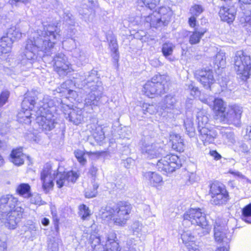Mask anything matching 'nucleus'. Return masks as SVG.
<instances>
[{"label":"nucleus","mask_w":251,"mask_h":251,"mask_svg":"<svg viewBox=\"0 0 251 251\" xmlns=\"http://www.w3.org/2000/svg\"><path fill=\"white\" fill-rule=\"evenodd\" d=\"M74 154L81 165H84L86 163V159L84 157L85 153L83 151L77 150L74 151Z\"/></svg>","instance_id":"3c124183"},{"label":"nucleus","mask_w":251,"mask_h":251,"mask_svg":"<svg viewBox=\"0 0 251 251\" xmlns=\"http://www.w3.org/2000/svg\"><path fill=\"white\" fill-rule=\"evenodd\" d=\"M92 134L97 142H100L105 138L104 132L102 130V127L100 126L96 127V129Z\"/></svg>","instance_id":"49530a36"},{"label":"nucleus","mask_w":251,"mask_h":251,"mask_svg":"<svg viewBox=\"0 0 251 251\" xmlns=\"http://www.w3.org/2000/svg\"><path fill=\"white\" fill-rule=\"evenodd\" d=\"M203 10L201 5L195 4L190 8V13L191 15L198 17L203 11Z\"/></svg>","instance_id":"8fccbe9b"},{"label":"nucleus","mask_w":251,"mask_h":251,"mask_svg":"<svg viewBox=\"0 0 251 251\" xmlns=\"http://www.w3.org/2000/svg\"><path fill=\"white\" fill-rule=\"evenodd\" d=\"M199 138L204 145L213 143L217 136V131L210 126L199 129Z\"/></svg>","instance_id":"5701e85b"},{"label":"nucleus","mask_w":251,"mask_h":251,"mask_svg":"<svg viewBox=\"0 0 251 251\" xmlns=\"http://www.w3.org/2000/svg\"><path fill=\"white\" fill-rule=\"evenodd\" d=\"M63 18L66 24L70 26V28L69 29L70 30V33L69 34V35L72 36L75 32V29L74 27L75 25L74 17L69 11H67L64 12Z\"/></svg>","instance_id":"4c0bfd02"},{"label":"nucleus","mask_w":251,"mask_h":251,"mask_svg":"<svg viewBox=\"0 0 251 251\" xmlns=\"http://www.w3.org/2000/svg\"><path fill=\"white\" fill-rule=\"evenodd\" d=\"M214 238L216 242L227 244L231 238V234L224 223H221L219 220L215 222L214 225Z\"/></svg>","instance_id":"a211bd4d"},{"label":"nucleus","mask_w":251,"mask_h":251,"mask_svg":"<svg viewBox=\"0 0 251 251\" xmlns=\"http://www.w3.org/2000/svg\"><path fill=\"white\" fill-rule=\"evenodd\" d=\"M74 78V85L87 93L85 106L90 107L91 110L99 106L103 88L97 71L92 70L83 75L76 74Z\"/></svg>","instance_id":"7ed1b4c3"},{"label":"nucleus","mask_w":251,"mask_h":251,"mask_svg":"<svg viewBox=\"0 0 251 251\" xmlns=\"http://www.w3.org/2000/svg\"><path fill=\"white\" fill-rule=\"evenodd\" d=\"M63 46L72 52V56L77 60L79 65H83L88 61V55L86 50L79 43L73 39L64 41L62 43Z\"/></svg>","instance_id":"f8f14e48"},{"label":"nucleus","mask_w":251,"mask_h":251,"mask_svg":"<svg viewBox=\"0 0 251 251\" xmlns=\"http://www.w3.org/2000/svg\"><path fill=\"white\" fill-rule=\"evenodd\" d=\"M183 243L186 245L190 242H195V237L192 234L190 230H184L181 234Z\"/></svg>","instance_id":"37998d69"},{"label":"nucleus","mask_w":251,"mask_h":251,"mask_svg":"<svg viewBox=\"0 0 251 251\" xmlns=\"http://www.w3.org/2000/svg\"><path fill=\"white\" fill-rule=\"evenodd\" d=\"M98 5L96 2L93 0H87L83 5V8H86L88 12H83L79 10V13L81 15H86L87 14H94V11Z\"/></svg>","instance_id":"c9c22d12"},{"label":"nucleus","mask_w":251,"mask_h":251,"mask_svg":"<svg viewBox=\"0 0 251 251\" xmlns=\"http://www.w3.org/2000/svg\"><path fill=\"white\" fill-rule=\"evenodd\" d=\"M13 39L9 37L2 36L0 40V56L8 53L11 51Z\"/></svg>","instance_id":"cd10ccee"},{"label":"nucleus","mask_w":251,"mask_h":251,"mask_svg":"<svg viewBox=\"0 0 251 251\" xmlns=\"http://www.w3.org/2000/svg\"><path fill=\"white\" fill-rule=\"evenodd\" d=\"M239 2L244 4L241 8L245 10L243 12L245 15L243 26L248 31L251 32V0H239Z\"/></svg>","instance_id":"b1692460"},{"label":"nucleus","mask_w":251,"mask_h":251,"mask_svg":"<svg viewBox=\"0 0 251 251\" xmlns=\"http://www.w3.org/2000/svg\"><path fill=\"white\" fill-rule=\"evenodd\" d=\"M188 251H200L199 246L196 245L195 242L189 243L186 245Z\"/></svg>","instance_id":"bf43d9fd"},{"label":"nucleus","mask_w":251,"mask_h":251,"mask_svg":"<svg viewBox=\"0 0 251 251\" xmlns=\"http://www.w3.org/2000/svg\"><path fill=\"white\" fill-rule=\"evenodd\" d=\"M224 142L229 146H235L236 140L233 132L229 131L227 128H223L221 131Z\"/></svg>","instance_id":"2f4dec72"},{"label":"nucleus","mask_w":251,"mask_h":251,"mask_svg":"<svg viewBox=\"0 0 251 251\" xmlns=\"http://www.w3.org/2000/svg\"><path fill=\"white\" fill-rule=\"evenodd\" d=\"M143 176L149 186L157 190H160L162 188L164 181L162 176L156 172L148 171L144 172Z\"/></svg>","instance_id":"412c9836"},{"label":"nucleus","mask_w":251,"mask_h":251,"mask_svg":"<svg viewBox=\"0 0 251 251\" xmlns=\"http://www.w3.org/2000/svg\"><path fill=\"white\" fill-rule=\"evenodd\" d=\"M236 10L234 6H223L220 8L219 14L221 20L228 23L235 19Z\"/></svg>","instance_id":"393cba45"},{"label":"nucleus","mask_w":251,"mask_h":251,"mask_svg":"<svg viewBox=\"0 0 251 251\" xmlns=\"http://www.w3.org/2000/svg\"><path fill=\"white\" fill-rule=\"evenodd\" d=\"M132 207L126 201H120L113 206L102 207L99 215L104 221L108 222L112 220L115 225L124 226L129 219Z\"/></svg>","instance_id":"39448f33"},{"label":"nucleus","mask_w":251,"mask_h":251,"mask_svg":"<svg viewBox=\"0 0 251 251\" xmlns=\"http://www.w3.org/2000/svg\"><path fill=\"white\" fill-rule=\"evenodd\" d=\"M170 141L172 142V148L178 152H183L184 150L183 139L179 134L172 133L170 134Z\"/></svg>","instance_id":"bb28decb"},{"label":"nucleus","mask_w":251,"mask_h":251,"mask_svg":"<svg viewBox=\"0 0 251 251\" xmlns=\"http://www.w3.org/2000/svg\"><path fill=\"white\" fill-rule=\"evenodd\" d=\"M10 93L8 90L3 91L0 94V107L4 105L7 101Z\"/></svg>","instance_id":"864d4df0"},{"label":"nucleus","mask_w":251,"mask_h":251,"mask_svg":"<svg viewBox=\"0 0 251 251\" xmlns=\"http://www.w3.org/2000/svg\"><path fill=\"white\" fill-rule=\"evenodd\" d=\"M93 188H88L85 193V197L87 198H92L96 196L97 194V189L99 187V184L95 181L92 182Z\"/></svg>","instance_id":"de8ad7c7"},{"label":"nucleus","mask_w":251,"mask_h":251,"mask_svg":"<svg viewBox=\"0 0 251 251\" xmlns=\"http://www.w3.org/2000/svg\"><path fill=\"white\" fill-rule=\"evenodd\" d=\"M40 24L26 42L22 59L17 66L21 71L31 68L38 57L47 61L46 57L50 56L55 51L54 45L60 37V30L53 25Z\"/></svg>","instance_id":"f257e3e1"},{"label":"nucleus","mask_w":251,"mask_h":251,"mask_svg":"<svg viewBox=\"0 0 251 251\" xmlns=\"http://www.w3.org/2000/svg\"><path fill=\"white\" fill-rule=\"evenodd\" d=\"M131 228L134 233H138L142 229V225L139 222L135 221L131 225Z\"/></svg>","instance_id":"6e6d98bb"},{"label":"nucleus","mask_w":251,"mask_h":251,"mask_svg":"<svg viewBox=\"0 0 251 251\" xmlns=\"http://www.w3.org/2000/svg\"><path fill=\"white\" fill-rule=\"evenodd\" d=\"M66 106L68 109L65 110L64 112L66 118L75 125L81 123L84 119L82 109L76 106L75 107H70L68 105Z\"/></svg>","instance_id":"4be33fe9"},{"label":"nucleus","mask_w":251,"mask_h":251,"mask_svg":"<svg viewBox=\"0 0 251 251\" xmlns=\"http://www.w3.org/2000/svg\"><path fill=\"white\" fill-rule=\"evenodd\" d=\"M79 215L83 220H87L91 215V211L89 207L85 204L79 206Z\"/></svg>","instance_id":"c03bdc74"},{"label":"nucleus","mask_w":251,"mask_h":251,"mask_svg":"<svg viewBox=\"0 0 251 251\" xmlns=\"http://www.w3.org/2000/svg\"><path fill=\"white\" fill-rule=\"evenodd\" d=\"M18 199L11 195L0 198V223L9 229H15L23 217L24 209L16 206Z\"/></svg>","instance_id":"20e7f679"},{"label":"nucleus","mask_w":251,"mask_h":251,"mask_svg":"<svg viewBox=\"0 0 251 251\" xmlns=\"http://www.w3.org/2000/svg\"><path fill=\"white\" fill-rule=\"evenodd\" d=\"M197 120L198 124V129L210 127L208 124V118L203 110H201L197 113Z\"/></svg>","instance_id":"473e14b6"},{"label":"nucleus","mask_w":251,"mask_h":251,"mask_svg":"<svg viewBox=\"0 0 251 251\" xmlns=\"http://www.w3.org/2000/svg\"><path fill=\"white\" fill-rule=\"evenodd\" d=\"M141 151L145 158L152 159L160 157L163 154V150L160 143L145 142Z\"/></svg>","instance_id":"dca6fc26"},{"label":"nucleus","mask_w":251,"mask_h":251,"mask_svg":"<svg viewBox=\"0 0 251 251\" xmlns=\"http://www.w3.org/2000/svg\"><path fill=\"white\" fill-rule=\"evenodd\" d=\"M71 80H67L65 81L64 83H62L61 85V88H62L63 90H60V88L58 89V90H57L58 92L59 93H66L67 92L69 94H74L75 92H74L73 90H71L68 87L67 85H69L70 83H71Z\"/></svg>","instance_id":"603ef678"},{"label":"nucleus","mask_w":251,"mask_h":251,"mask_svg":"<svg viewBox=\"0 0 251 251\" xmlns=\"http://www.w3.org/2000/svg\"><path fill=\"white\" fill-rule=\"evenodd\" d=\"M109 48L112 52V55L114 60L118 61L119 58L118 46L117 41L114 38L111 39L109 43Z\"/></svg>","instance_id":"79ce46f5"},{"label":"nucleus","mask_w":251,"mask_h":251,"mask_svg":"<svg viewBox=\"0 0 251 251\" xmlns=\"http://www.w3.org/2000/svg\"><path fill=\"white\" fill-rule=\"evenodd\" d=\"M195 76L206 89H209L215 81L213 71L210 69L198 70L196 71Z\"/></svg>","instance_id":"aec40b11"},{"label":"nucleus","mask_w":251,"mask_h":251,"mask_svg":"<svg viewBox=\"0 0 251 251\" xmlns=\"http://www.w3.org/2000/svg\"><path fill=\"white\" fill-rule=\"evenodd\" d=\"M234 151L237 152H247L249 149L248 146L243 142H238L233 147Z\"/></svg>","instance_id":"09e8293b"},{"label":"nucleus","mask_w":251,"mask_h":251,"mask_svg":"<svg viewBox=\"0 0 251 251\" xmlns=\"http://www.w3.org/2000/svg\"><path fill=\"white\" fill-rule=\"evenodd\" d=\"M11 161L17 166H20L24 164L26 156L22 152V148L13 150L10 154Z\"/></svg>","instance_id":"a878e982"},{"label":"nucleus","mask_w":251,"mask_h":251,"mask_svg":"<svg viewBox=\"0 0 251 251\" xmlns=\"http://www.w3.org/2000/svg\"><path fill=\"white\" fill-rule=\"evenodd\" d=\"M104 240L101 241L100 237L91 235L90 241L93 251H120L119 243L116 240V234L113 230L109 231L105 235Z\"/></svg>","instance_id":"0eeeda50"},{"label":"nucleus","mask_w":251,"mask_h":251,"mask_svg":"<svg viewBox=\"0 0 251 251\" xmlns=\"http://www.w3.org/2000/svg\"><path fill=\"white\" fill-rule=\"evenodd\" d=\"M234 62L235 69L237 74L241 75L243 80H247L249 77L251 69L250 56L243 50H238L235 53Z\"/></svg>","instance_id":"9d476101"},{"label":"nucleus","mask_w":251,"mask_h":251,"mask_svg":"<svg viewBox=\"0 0 251 251\" xmlns=\"http://www.w3.org/2000/svg\"><path fill=\"white\" fill-rule=\"evenodd\" d=\"M98 169L96 167L92 166L89 170V174L92 176L93 180H95V178Z\"/></svg>","instance_id":"0e129e2a"},{"label":"nucleus","mask_w":251,"mask_h":251,"mask_svg":"<svg viewBox=\"0 0 251 251\" xmlns=\"http://www.w3.org/2000/svg\"><path fill=\"white\" fill-rule=\"evenodd\" d=\"M52 58L54 62V68L60 76L67 75L73 71L67 56L62 53H58Z\"/></svg>","instance_id":"2eb2a0df"},{"label":"nucleus","mask_w":251,"mask_h":251,"mask_svg":"<svg viewBox=\"0 0 251 251\" xmlns=\"http://www.w3.org/2000/svg\"><path fill=\"white\" fill-rule=\"evenodd\" d=\"M184 125L187 134L190 137L193 136L195 133V128L192 121L190 119H187L184 121Z\"/></svg>","instance_id":"a18cd8bd"},{"label":"nucleus","mask_w":251,"mask_h":251,"mask_svg":"<svg viewBox=\"0 0 251 251\" xmlns=\"http://www.w3.org/2000/svg\"><path fill=\"white\" fill-rule=\"evenodd\" d=\"M195 16H192L189 18L188 20V23L189 25L192 27H194L196 25V18Z\"/></svg>","instance_id":"052dcab7"},{"label":"nucleus","mask_w":251,"mask_h":251,"mask_svg":"<svg viewBox=\"0 0 251 251\" xmlns=\"http://www.w3.org/2000/svg\"><path fill=\"white\" fill-rule=\"evenodd\" d=\"M26 138L32 143H38L40 141V138L39 136L35 135L34 133H28Z\"/></svg>","instance_id":"4d7b16f0"},{"label":"nucleus","mask_w":251,"mask_h":251,"mask_svg":"<svg viewBox=\"0 0 251 251\" xmlns=\"http://www.w3.org/2000/svg\"><path fill=\"white\" fill-rule=\"evenodd\" d=\"M39 98H41L40 96ZM38 98L35 92L25 94L22 103V110L17 115L18 120L20 123L29 124L33 119L32 116L33 114L31 111L34 112L36 123L43 131L47 132L53 129L56 124L55 117L52 114L55 110V104L48 95L35 102Z\"/></svg>","instance_id":"f03ea898"},{"label":"nucleus","mask_w":251,"mask_h":251,"mask_svg":"<svg viewBox=\"0 0 251 251\" xmlns=\"http://www.w3.org/2000/svg\"><path fill=\"white\" fill-rule=\"evenodd\" d=\"M167 9L165 7H160L158 11H154L149 16L146 17L145 20L150 24V26L157 28L162 25H165L168 22L167 19L166 12Z\"/></svg>","instance_id":"f3484780"},{"label":"nucleus","mask_w":251,"mask_h":251,"mask_svg":"<svg viewBox=\"0 0 251 251\" xmlns=\"http://www.w3.org/2000/svg\"><path fill=\"white\" fill-rule=\"evenodd\" d=\"M241 219L248 224H251V203L246 205L242 210Z\"/></svg>","instance_id":"58836bf2"},{"label":"nucleus","mask_w":251,"mask_h":251,"mask_svg":"<svg viewBox=\"0 0 251 251\" xmlns=\"http://www.w3.org/2000/svg\"><path fill=\"white\" fill-rule=\"evenodd\" d=\"M188 89L191 91V94L193 95H195L198 93V88L194 86L192 83L189 85Z\"/></svg>","instance_id":"680f3d73"},{"label":"nucleus","mask_w":251,"mask_h":251,"mask_svg":"<svg viewBox=\"0 0 251 251\" xmlns=\"http://www.w3.org/2000/svg\"><path fill=\"white\" fill-rule=\"evenodd\" d=\"M167 79L168 76L166 75H155L151 81H147L144 85L143 91L150 98L163 94L166 89Z\"/></svg>","instance_id":"1a4fd4ad"},{"label":"nucleus","mask_w":251,"mask_h":251,"mask_svg":"<svg viewBox=\"0 0 251 251\" xmlns=\"http://www.w3.org/2000/svg\"><path fill=\"white\" fill-rule=\"evenodd\" d=\"M201 101L209 106L212 110L217 112L222 117L227 108L225 103L221 99H215L212 96H205L200 98Z\"/></svg>","instance_id":"6ab92c4d"},{"label":"nucleus","mask_w":251,"mask_h":251,"mask_svg":"<svg viewBox=\"0 0 251 251\" xmlns=\"http://www.w3.org/2000/svg\"><path fill=\"white\" fill-rule=\"evenodd\" d=\"M242 112V107L241 106L236 104L231 105L227 108L221 117V119L225 123L239 126Z\"/></svg>","instance_id":"4468645a"},{"label":"nucleus","mask_w":251,"mask_h":251,"mask_svg":"<svg viewBox=\"0 0 251 251\" xmlns=\"http://www.w3.org/2000/svg\"><path fill=\"white\" fill-rule=\"evenodd\" d=\"M159 107L160 105L157 107L155 104H151L148 103H143L141 106L143 114L146 116H148V114L152 115L158 112Z\"/></svg>","instance_id":"f704fd0d"},{"label":"nucleus","mask_w":251,"mask_h":251,"mask_svg":"<svg viewBox=\"0 0 251 251\" xmlns=\"http://www.w3.org/2000/svg\"><path fill=\"white\" fill-rule=\"evenodd\" d=\"M6 249L7 247L5 242L0 239V251H6Z\"/></svg>","instance_id":"69168bd1"},{"label":"nucleus","mask_w":251,"mask_h":251,"mask_svg":"<svg viewBox=\"0 0 251 251\" xmlns=\"http://www.w3.org/2000/svg\"><path fill=\"white\" fill-rule=\"evenodd\" d=\"M229 173L233 175L234 176H236L239 178L244 179L245 178V176H243L241 173L238 171H230Z\"/></svg>","instance_id":"e2e57ef3"},{"label":"nucleus","mask_w":251,"mask_h":251,"mask_svg":"<svg viewBox=\"0 0 251 251\" xmlns=\"http://www.w3.org/2000/svg\"><path fill=\"white\" fill-rule=\"evenodd\" d=\"M225 53L223 52H219L216 55L214 64L218 68H224L226 66Z\"/></svg>","instance_id":"a19ab883"},{"label":"nucleus","mask_w":251,"mask_h":251,"mask_svg":"<svg viewBox=\"0 0 251 251\" xmlns=\"http://www.w3.org/2000/svg\"><path fill=\"white\" fill-rule=\"evenodd\" d=\"M176 100L174 95L169 94L164 98L162 103L160 104V110H166L173 109L175 107Z\"/></svg>","instance_id":"c756f323"},{"label":"nucleus","mask_w":251,"mask_h":251,"mask_svg":"<svg viewBox=\"0 0 251 251\" xmlns=\"http://www.w3.org/2000/svg\"><path fill=\"white\" fill-rule=\"evenodd\" d=\"M181 166V163L177 155L170 154L161 158L156 164L158 170L164 174L172 173Z\"/></svg>","instance_id":"ddd939ff"},{"label":"nucleus","mask_w":251,"mask_h":251,"mask_svg":"<svg viewBox=\"0 0 251 251\" xmlns=\"http://www.w3.org/2000/svg\"><path fill=\"white\" fill-rule=\"evenodd\" d=\"M183 226H189L190 225H196L201 228L202 234L205 235L208 233L210 230V227L206 219L205 215L200 208H191L186 211L183 215Z\"/></svg>","instance_id":"6e6552de"},{"label":"nucleus","mask_w":251,"mask_h":251,"mask_svg":"<svg viewBox=\"0 0 251 251\" xmlns=\"http://www.w3.org/2000/svg\"><path fill=\"white\" fill-rule=\"evenodd\" d=\"M22 33L20 29L15 26H13L8 29L5 37H9L11 39H13V42L15 40L19 39L22 37Z\"/></svg>","instance_id":"e433bc0d"},{"label":"nucleus","mask_w":251,"mask_h":251,"mask_svg":"<svg viewBox=\"0 0 251 251\" xmlns=\"http://www.w3.org/2000/svg\"><path fill=\"white\" fill-rule=\"evenodd\" d=\"M175 48V46L170 42H166L162 46L161 50L163 55L166 59L171 62H174L176 60L174 57L171 56Z\"/></svg>","instance_id":"c85d7f7f"},{"label":"nucleus","mask_w":251,"mask_h":251,"mask_svg":"<svg viewBox=\"0 0 251 251\" xmlns=\"http://www.w3.org/2000/svg\"><path fill=\"white\" fill-rule=\"evenodd\" d=\"M211 155L214 157L216 160H219L221 158V155L218 153L216 151H211Z\"/></svg>","instance_id":"338daca9"},{"label":"nucleus","mask_w":251,"mask_h":251,"mask_svg":"<svg viewBox=\"0 0 251 251\" xmlns=\"http://www.w3.org/2000/svg\"><path fill=\"white\" fill-rule=\"evenodd\" d=\"M247 136H248V138L251 140V126H249L247 128Z\"/></svg>","instance_id":"774afa93"},{"label":"nucleus","mask_w":251,"mask_h":251,"mask_svg":"<svg viewBox=\"0 0 251 251\" xmlns=\"http://www.w3.org/2000/svg\"><path fill=\"white\" fill-rule=\"evenodd\" d=\"M48 248L51 251H58L59 244L57 241L51 240L48 243Z\"/></svg>","instance_id":"5fc2aeb1"},{"label":"nucleus","mask_w":251,"mask_h":251,"mask_svg":"<svg viewBox=\"0 0 251 251\" xmlns=\"http://www.w3.org/2000/svg\"><path fill=\"white\" fill-rule=\"evenodd\" d=\"M79 176V174L75 171H71L62 174L54 171L52 174L51 168L49 166L44 167L41 173V179L42 182V188L45 193H48L53 186V180L56 179V184L59 188L69 183H75Z\"/></svg>","instance_id":"423d86ee"},{"label":"nucleus","mask_w":251,"mask_h":251,"mask_svg":"<svg viewBox=\"0 0 251 251\" xmlns=\"http://www.w3.org/2000/svg\"><path fill=\"white\" fill-rule=\"evenodd\" d=\"M9 3L12 6H18L20 3H23L25 5H26L28 3H29V0H10L9 1Z\"/></svg>","instance_id":"13d9d810"},{"label":"nucleus","mask_w":251,"mask_h":251,"mask_svg":"<svg viewBox=\"0 0 251 251\" xmlns=\"http://www.w3.org/2000/svg\"><path fill=\"white\" fill-rule=\"evenodd\" d=\"M206 31V30L204 28H195L194 31L190 32L189 43L191 45L199 43Z\"/></svg>","instance_id":"7c9ffc66"},{"label":"nucleus","mask_w":251,"mask_h":251,"mask_svg":"<svg viewBox=\"0 0 251 251\" xmlns=\"http://www.w3.org/2000/svg\"><path fill=\"white\" fill-rule=\"evenodd\" d=\"M160 0H138L137 4L138 6L143 7L145 5L146 7L153 9L159 4Z\"/></svg>","instance_id":"ea45409f"},{"label":"nucleus","mask_w":251,"mask_h":251,"mask_svg":"<svg viewBox=\"0 0 251 251\" xmlns=\"http://www.w3.org/2000/svg\"><path fill=\"white\" fill-rule=\"evenodd\" d=\"M16 192L20 196L25 198L31 197L30 186L27 183H21L16 188Z\"/></svg>","instance_id":"72a5a7b5"},{"label":"nucleus","mask_w":251,"mask_h":251,"mask_svg":"<svg viewBox=\"0 0 251 251\" xmlns=\"http://www.w3.org/2000/svg\"><path fill=\"white\" fill-rule=\"evenodd\" d=\"M210 202L215 205L225 204L229 200V195L225 186L219 182H214L210 186Z\"/></svg>","instance_id":"9b49d317"}]
</instances>
